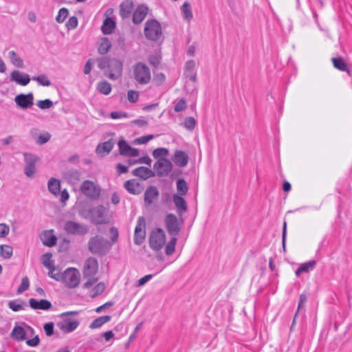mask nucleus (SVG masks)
<instances>
[{
	"label": "nucleus",
	"instance_id": "f257e3e1",
	"mask_svg": "<svg viewBox=\"0 0 352 352\" xmlns=\"http://www.w3.org/2000/svg\"><path fill=\"white\" fill-rule=\"evenodd\" d=\"M98 67L104 71V74L111 80L122 76L123 63L118 58L101 57L97 59Z\"/></svg>",
	"mask_w": 352,
	"mask_h": 352
},
{
	"label": "nucleus",
	"instance_id": "f03ea898",
	"mask_svg": "<svg viewBox=\"0 0 352 352\" xmlns=\"http://www.w3.org/2000/svg\"><path fill=\"white\" fill-rule=\"evenodd\" d=\"M111 232L113 234L111 243L104 238L98 235L91 237L88 243V248L90 252L96 254H105L118 239V231L112 228Z\"/></svg>",
	"mask_w": 352,
	"mask_h": 352
},
{
	"label": "nucleus",
	"instance_id": "7ed1b4c3",
	"mask_svg": "<svg viewBox=\"0 0 352 352\" xmlns=\"http://www.w3.org/2000/svg\"><path fill=\"white\" fill-rule=\"evenodd\" d=\"M133 78L137 84L146 85L151 80V72L149 67L142 62H138L133 66Z\"/></svg>",
	"mask_w": 352,
	"mask_h": 352
},
{
	"label": "nucleus",
	"instance_id": "20e7f679",
	"mask_svg": "<svg viewBox=\"0 0 352 352\" xmlns=\"http://www.w3.org/2000/svg\"><path fill=\"white\" fill-rule=\"evenodd\" d=\"M80 281V274L76 268L68 267L60 274V282L69 289L77 287Z\"/></svg>",
	"mask_w": 352,
	"mask_h": 352
},
{
	"label": "nucleus",
	"instance_id": "39448f33",
	"mask_svg": "<svg viewBox=\"0 0 352 352\" xmlns=\"http://www.w3.org/2000/svg\"><path fill=\"white\" fill-rule=\"evenodd\" d=\"M166 240V234L162 228L154 229L149 235V247L156 252H160L165 245Z\"/></svg>",
	"mask_w": 352,
	"mask_h": 352
},
{
	"label": "nucleus",
	"instance_id": "423d86ee",
	"mask_svg": "<svg viewBox=\"0 0 352 352\" xmlns=\"http://www.w3.org/2000/svg\"><path fill=\"white\" fill-rule=\"evenodd\" d=\"M80 189L85 196L93 199H97L101 192L97 182L91 180H85L80 185Z\"/></svg>",
	"mask_w": 352,
	"mask_h": 352
},
{
	"label": "nucleus",
	"instance_id": "0eeeda50",
	"mask_svg": "<svg viewBox=\"0 0 352 352\" xmlns=\"http://www.w3.org/2000/svg\"><path fill=\"white\" fill-rule=\"evenodd\" d=\"M144 34L146 37L149 40H158L162 36L160 23L154 19L147 21L145 23Z\"/></svg>",
	"mask_w": 352,
	"mask_h": 352
},
{
	"label": "nucleus",
	"instance_id": "6e6552de",
	"mask_svg": "<svg viewBox=\"0 0 352 352\" xmlns=\"http://www.w3.org/2000/svg\"><path fill=\"white\" fill-rule=\"evenodd\" d=\"M24 156V174L29 178L34 177L36 173V164L40 158L34 154L30 153H23Z\"/></svg>",
	"mask_w": 352,
	"mask_h": 352
},
{
	"label": "nucleus",
	"instance_id": "1a4fd4ad",
	"mask_svg": "<svg viewBox=\"0 0 352 352\" xmlns=\"http://www.w3.org/2000/svg\"><path fill=\"white\" fill-rule=\"evenodd\" d=\"M164 222L168 234L172 236L176 237V236L179 234L181 230L183 221L179 220L173 214H168L166 216Z\"/></svg>",
	"mask_w": 352,
	"mask_h": 352
},
{
	"label": "nucleus",
	"instance_id": "9d476101",
	"mask_svg": "<svg viewBox=\"0 0 352 352\" xmlns=\"http://www.w3.org/2000/svg\"><path fill=\"white\" fill-rule=\"evenodd\" d=\"M34 330L32 327L25 323H23L21 325H15L13 328L10 336L16 341L25 340L26 336H33Z\"/></svg>",
	"mask_w": 352,
	"mask_h": 352
},
{
	"label": "nucleus",
	"instance_id": "9b49d317",
	"mask_svg": "<svg viewBox=\"0 0 352 352\" xmlns=\"http://www.w3.org/2000/svg\"><path fill=\"white\" fill-rule=\"evenodd\" d=\"M64 229L67 234L72 235H85L89 231L86 225L73 221H67L65 223Z\"/></svg>",
	"mask_w": 352,
	"mask_h": 352
},
{
	"label": "nucleus",
	"instance_id": "f8f14e48",
	"mask_svg": "<svg viewBox=\"0 0 352 352\" xmlns=\"http://www.w3.org/2000/svg\"><path fill=\"white\" fill-rule=\"evenodd\" d=\"M107 208L102 205H98L89 211L90 219L95 224H102L106 221Z\"/></svg>",
	"mask_w": 352,
	"mask_h": 352
},
{
	"label": "nucleus",
	"instance_id": "ddd939ff",
	"mask_svg": "<svg viewBox=\"0 0 352 352\" xmlns=\"http://www.w3.org/2000/svg\"><path fill=\"white\" fill-rule=\"evenodd\" d=\"M173 164L170 160L166 158L159 159L153 165V169L156 174L160 176H166L171 172Z\"/></svg>",
	"mask_w": 352,
	"mask_h": 352
},
{
	"label": "nucleus",
	"instance_id": "4468645a",
	"mask_svg": "<svg viewBox=\"0 0 352 352\" xmlns=\"http://www.w3.org/2000/svg\"><path fill=\"white\" fill-rule=\"evenodd\" d=\"M98 263L96 258L89 257L84 263L82 274L84 278L93 277L98 272Z\"/></svg>",
	"mask_w": 352,
	"mask_h": 352
},
{
	"label": "nucleus",
	"instance_id": "2eb2a0df",
	"mask_svg": "<svg viewBox=\"0 0 352 352\" xmlns=\"http://www.w3.org/2000/svg\"><path fill=\"white\" fill-rule=\"evenodd\" d=\"M146 223L144 217L138 218L137 225L134 232V243L136 245H140L144 241L146 236Z\"/></svg>",
	"mask_w": 352,
	"mask_h": 352
},
{
	"label": "nucleus",
	"instance_id": "dca6fc26",
	"mask_svg": "<svg viewBox=\"0 0 352 352\" xmlns=\"http://www.w3.org/2000/svg\"><path fill=\"white\" fill-rule=\"evenodd\" d=\"M16 105L22 109H28L32 107L34 104V96L32 93L28 94H21L14 98Z\"/></svg>",
	"mask_w": 352,
	"mask_h": 352
},
{
	"label": "nucleus",
	"instance_id": "f3484780",
	"mask_svg": "<svg viewBox=\"0 0 352 352\" xmlns=\"http://www.w3.org/2000/svg\"><path fill=\"white\" fill-rule=\"evenodd\" d=\"M118 147L120 153L122 155L127 157H137L139 155L138 149L131 147L124 140H120L118 142Z\"/></svg>",
	"mask_w": 352,
	"mask_h": 352
},
{
	"label": "nucleus",
	"instance_id": "a211bd4d",
	"mask_svg": "<svg viewBox=\"0 0 352 352\" xmlns=\"http://www.w3.org/2000/svg\"><path fill=\"white\" fill-rule=\"evenodd\" d=\"M78 325L79 322L77 320H72L69 318H65L58 324L60 329L67 333L74 331L77 329Z\"/></svg>",
	"mask_w": 352,
	"mask_h": 352
},
{
	"label": "nucleus",
	"instance_id": "6ab92c4d",
	"mask_svg": "<svg viewBox=\"0 0 352 352\" xmlns=\"http://www.w3.org/2000/svg\"><path fill=\"white\" fill-rule=\"evenodd\" d=\"M10 79L11 81L22 86L27 85L30 81L28 74H23L18 70H14L11 72Z\"/></svg>",
	"mask_w": 352,
	"mask_h": 352
},
{
	"label": "nucleus",
	"instance_id": "aec40b11",
	"mask_svg": "<svg viewBox=\"0 0 352 352\" xmlns=\"http://www.w3.org/2000/svg\"><path fill=\"white\" fill-rule=\"evenodd\" d=\"M30 307L34 310H49L52 307V303L48 300L30 298L29 300Z\"/></svg>",
	"mask_w": 352,
	"mask_h": 352
},
{
	"label": "nucleus",
	"instance_id": "412c9836",
	"mask_svg": "<svg viewBox=\"0 0 352 352\" xmlns=\"http://www.w3.org/2000/svg\"><path fill=\"white\" fill-rule=\"evenodd\" d=\"M174 164L178 167H185L189 160L188 155L183 151L177 150L172 158Z\"/></svg>",
	"mask_w": 352,
	"mask_h": 352
},
{
	"label": "nucleus",
	"instance_id": "4be33fe9",
	"mask_svg": "<svg viewBox=\"0 0 352 352\" xmlns=\"http://www.w3.org/2000/svg\"><path fill=\"white\" fill-rule=\"evenodd\" d=\"M41 239L43 245L48 247L55 245L57 241V238L54 234V231L52 230L43 232L41 235Z\"/></svg>",
	"mask_w": 352,
	"mask_h": 352
},
{
	"label": "nucleus",
	"instance_id": "5701e85b",
	"mask_svg": "<svg viewBox=\"0 0 352 352\" xmlns=\"http://www.w3.org/2000/svg\"><path fill=\"white\" fill-rule=\"evenodd\" d=\"M148 11V8L147 6L144 5H140L135 9L133 16V21L134 23H141L144 18L146 17Z\"/></svg>",
	"mask_w": 352,
	"mask_h": 352
},
{
	"label": "nucleus",
	"instance_id": "b1692460",
	"mask_svg": "<svg viewBox=\"0 0 352 352\" xmlns=\"http://www.w3.org/2000/svg\"><path fill=\"white\" fill-rule=\"evenodd\" d=\"M132 174L135 176L138 177L143 180H146L148 178L153 177L155 176V173L153 172L152 170L147 167L144 166H140L138 168H135L132 171Z\"/></svg>",
	"mask_w": 352,
	"mask_h": 352
},
{
	"label": "nucleus",
	"instance_id": "393cba45",
	"mask_svg": "<svg viewBox=\"0 0 352 352\" xmlns=\"http://www.w3.org/2000/svg\"><path fill=\"white\" fill-rule=\"evenodd\" d=\"M81 177V174L78 170L71 169L63 173V179L71 184H77Z\"/></svg>",
	"mask_w": 352,
	"mask_h": 352
},
{
	"label": "nucleus",
	"instance_id": "a878e982",
	"mask_svg": "<svg viewBox=\"0 0 352 352\" xmlns=\"http://www.w3.org/2000/svg\"><path fill=\"white\" fill-rule=\"evenodd\" d=\"M159 196V191L153 186L148 187L144 192V201L146 205L151 204Z\"/></svg>",
	"mask_w": 352,
	"mask_h": 352
},
{
	"label": "nucleus",
	"instance_id": "bb28decb",
	"mask_svg": "<svg viewBox=\"0 0 352 352\" xmlns=\"http://www.w3.org/2000/svg\"><path fill=\"white\" fill-rule=\"evenodd\" d=\"M195 61L193 60L187 61L185 65V76L192 82L197 80V74L195 71Z\"/></svg>",
	"mask_w": 352,
	"mask_h": 352
},
{
	"label": "nucleus",
	"instance_id": "cd10ccee",
	"mask_svg": "<svg viewBox=\"0 0 352 352\" xmlns=\"http://www.w3.org/2000/svg\"><path fill=\"white\" fill-rule=\"evenodd\" d=\"M178 194L173 195V201L177 208V212L180 214L185 212L187 210V204L184 198Z\"/></svg>",
	"mask_w": 352,
	"mask_h": 352
},
{
	"label": "nucleus",
	"instance_id": "c85d7f7f",
	"mask_svg": "<svg viewBox=\"0 0 352 352\" xmlns=\"http://www.w3.org/2000/svg\"><path fill=\"white\" fill-rule=\"evenodd\" d=\"M124 187L129 193L133 195H138L142 190L141 185L135 179L126 181L124 183Z\"/></svg>",
	"mask_w": 352,
	"mask_h": 352
},
{
	"label": "nucleus",
	"instance_id": "c756f323",
	"mask_svg": "<svg viewBox=\"0 0 352 352\" xmlns=\"http://www.w3.org/2000/svg\"><path fill=\"white\" fill-rule=\"evenodd\" d=\"M133 10L131 0H125L120 4V14L122 18H128Z\"/></svg>",
	"mask_w": 352,
	"mask_h": 352
},
{
	"label": "nucleus",
	"instance_id": "7c9ffc66",
	"mask_svg": "<svg viewBox=\"0 0 352 352\" xmlns=\"http://www.w3.org/2000/svg\"><path fill=\"white\" fill-rule=\"evenodd\" d=\"M47 187L49 191L54 195H58L60 190V182L58 179L52 177L48 181Z\"/></svg>",
	"mask_w": 352,
	"mask_h": 352
},
{
	"label": "nucleus",
	"instance_id": "2f4dec72",
	"mask_svg": "<svg viewBox=\"0 0 352 352\" xmlns=\"http://www.w3.org/2000/svg\"><path fill=\"white\" fill-rule=\"evenodd\" d=\"M111 47V41L106 37L101 38L99 41L98 48V53L103 55L107 54Z\"/></svg>",
	"mask_w": 352,
	"mask_h": 352
},
{
	"label": "nucleus",
	"instance_id": "473e14b6",
	"mask_svg": "<svg viewBox=\"0 0 352 352\" xmlns=\"http://www.w3.org/2000/svg\"><path fill=\"white\" fill-rule=\"evenodd\" d=\"M115 26L116 23L114 22V21L111 18L107 17L104 19L101 30L103 34H109L112 33L115 28Z\"/></svg>",
	"mask_w": 352,
	"mask_h": 352
},
{
	"label": "nucleus",
	"instance_id": "72a5a7b5",
	"mask_svg": "<svg viewBox=\"0 0 352 352\" xmlns=\"http://www.w3.org/2000/svg\"><path fill=\"white\" fill-rule=\"evenodd\" d=\"M111 319L110 316H103L96 318L89 325L91 329L101 327L104 324L109 322Z\"/></svg>",
	"mask_w": 352,
	"mask_h": 352
},
{
	"label": "nucleus",
	"instance_id": "f704fd0d",
	"mask_svg": "<svg viewBox=\"0 0 352 352\" xmlns=\"http://www.w3.org/2000/svg\"><path fill=\"white\" fill-rule=\"evenodd\" d=\"M113 146L111 142H104L97 146L96 151L98 154L104 155L108 154L112 150Z\"/></svg>",
	"mask_w": 352,
	"mask_h": 352
},
{
	"label": "nucleus",
	"instance_id": "c9c22d12",
	"mask_svg": "<svg viewBox=\"0 0 352 352\" xmlns=\"http://www.w3.org/2000/svg\"><path fill=\"white\" fill-rule=\"evenodd\" d=\"M181 11L184 19L190 22L193 17L190 3L187 1L184 2L181 7Z\"/></svg>",
	"mask_w": 352,
	"mask_h": 352
},
{
	"label": "nucleus",
	"instance_id": "e433bc0d",
	"mask_svg": "<svg viewBox=\"0 0 352 352\" xmlns=\"http://www.w3.org/2000/svg\"><path fill=\"white\" fill-rule=\"evenodd\" d=\"M27 305L21 300L17 299L8 302V307L14 311H19L25 309Z\"/></svg>",
	"mask_w": 352,
	"mask_h": 352
},
{
	"label": "nucleus",
	"instance_id": "4c0bfd02",
	"mask_svg": "<svg viewBox=\"0 0 352 352\" xmlns=\"http://www.w3.org/2000/svg\"><path fill=\"white\" fill-rule=\"evenodd\" d=\"M8 57L12 65L18 68L23 67V60L16 54L14 51L8 53Z\"/></svg>",
	"mask_w": 352,
	"mask_h": 352
},
{
	"label": "nucleus",
	"instance_id": "58836bf2",
	"mask_svg": "<svg viewBox=\"0 0 352 352\" xmlns=\"http://www.w3.org/2000/svg\"><path fill=\"white\" fill-rule=\"evenodd\" d=\"M105 284L102 282L98 283L89 292V295L91 298H95L98 295H100L105 289Z\"/></svg>",
	"mask_w": 352,
	"mask_h": 352
},
{
	"label": "nucleus",
	"instance_id": "ea45409f",
	"mask_svg": "<svg viewBox=\"0 0 352 352\" xmlns=\"http://www.w3.org/2000/svg\"><path fill=\"white\" fill-rule=\"evenodd\" d=\"M97 89L104 95H109L111 90V85L106 80L99 82L97 85Z\"/></svg>",
	"mask_w": 352,
	"mask_h": 352
},
{
	"label": "nucleus",
	"instance_id": "a19ab883",
	"mask_svg": "<svg viewBox=\"0 0 352 352\" xmlns=\"http://www.w3.org/2000/svg\"><path fill=\"white\" fill-rule=\"evenodd\" d=\"M178 195H185L188 192V186L186 182L183 179H179L176 183Z\"/></svg>",
	"mask_w": 352,
	"mask_h": 352
},
{
	"label": "nucleus",
	"instance_id": "79ce46f5",
	"mask_svg": "<svg viewBox=\"0 0 352 352\" xmlns=\"http://www.w3.org/2000/svg\"><path fill=\"white\" fill-rule=\"evenodd\" d=\"M331 60L334 67L342 72L347 71L349 73L347 65L342 58H332Z\"/></svg>",
	"mask_w": 352,
	"mask_h": 352
},
{
	"label": "nucleus",
	"instance_id": "37998d69",
	"mask_svg": "<svg viewBox=\"0 0 352 352\" xmlns=\"http://www.w3.org/2000/svg\"><path fill=\"white\" fill-rule=\"evenodd\" d=\"M177 241V239L176 237L172 236L169 241L166 244L165 253L167 256H170L175 252Z\"/></svg>",
	"mask_w": 352,
	"mask_h": 352
},
{
	"label": "nucleus",
	"instance_id": "c03bdc74",
	"mask_svg": "<svg viewBox=\"0 0 352 352\" xmlns=\"http://www.w3.org/2000/svg\"><path fill=\"white\" fill-rule=\"evenodd\" d=\"M0 254L5 258H10L12 255V248L8 245H1Z\"/></svg>",
	"mask_w": 352,
	"mask_h": 352
},
{
	"label": "nucleus",
	"instance_id": "a18cd8bd",
	"mask_svg": "<svg viewBox=\"0 0 352 352\" xmlns=\"http://www.w3.org/2000/svg\"><path fill=\"white\" fill-rule=\"evenodd\" d=\"M32 79V80L36 81L40 85L42 86H50L51 85L50 80L45 74H41L38 76H33Z\"/></svg>",
	"mask_w": 352,
	"mask_h": 352
},
{
	"label": "nucleus",
	"instance_id": "49530a36",
	"mask_svg": "<svg viewBox=\"0 0 352 352\" xmlns=\"http://www.w3.org/2000/svg\"><path fill=\"white\" fill-rule=\"evenodd\" d=\"M52 254L47 253L43 255L42 256V263L43 265L49 270L53 268L54 263L51 260Z\"/></svg>",
	"mask_w": 352,
	"mask_h": 352
},
{
	"label": "nucleus",
	"instance_id": "de8ad7c7",
	"mask_svg": "<svg viewBox=\"0 0 352 352\" xmlns=\"http://www.w3.org/2000/svg\"><path fill=\"white\" fill-rule=\"evenodd\" d=\"M168 154V150L166 148H158L153 151V156L155 159L163 158Z\"/></svg>",
	"mask_w": 352,
	"mask_h": 352
},
{
	"label": "nucleus",
	"instance_id": "09e8293b",
	"mask_svg": "<svg viewBox=\"0 0 352 352\" xmlns=\"http://www.w3.org/2000/svg\"><path fill=\"white\" fill-rule=\"evenodd\" d=\"M68 14L69 11L67 8H63L60 9L58 11V14L56 17V21L59 23H63L68 16Z\"/></svg>",
	"mask_w": 352,
	"mask_h": 352
},
{
	"label": "nucleus",
	"instance_id": "8fccbe9b",
	"mask_svg": "<svg viewBox=\"0 0 352 352\" xmlns=\"http://www.w3.org/2000/svg\"><path fill=\"white\" fill-rule=\"evenodd\" d=\"M29 286H30V281H29L28 278L27 276L23 277L21 280V285H19V287L17 289V293L21 294V293L24 292L29 288Z\"/></svg>",
	"mask_w": 352,
	"mask_h": 352
},
{
	"label": "nucleus",
	"instance_id": "3c124183",
	"mask_svg": "<svg viewBox=\"0 0 352 352\" xmlns=\"http://www.w3.org/2000/svg\"><path fill=\"white\" fill-rule=\"evenodd\" d=\"M36 105L41 109H47L53 106V102L50 99L38 100Z\"/></svg>",
	"mask_w": 352,
	"mask_h": 352
},
{
	"label": "nucleus",
	"instance_id": "603ef678",
	"mask_svg": "<svg viewBox=\"0 0 352 352\" xmlns=\"http://www.w3.org/2000/svg\"><path fill=\"white\" fill-rule=\"evenodd\" d=\"M196 125V121L192 117H187L184 122V126L188 130L194 129Z\"/></svg>",
	"mask_w": 352,
	"mask_h": 352
},
{
	"label": "nucleus",
	"instance_id": "864d4df0",
	"mask_svg": "<svg viewBox=\"0 0 352 352\" xmlns=\"http://www.w3.org/2000/svg\"><path fill=\"white\" fill-rule=\"evenodd\" d=\"M166 80V76L163 73H157L154 76L153 82L156 86L162 85Z\"/></svg>",
	"mask_w": 352,
	"mask_h": 352
},
{
	"label": "nucleus",
	"instance_id": "5fc2aeb1",
	"mask_svg": "<svg viewBox=\"0 0 352 352\" xmlns=\"http://www.w3.org/2000/svg\"><path fill=\"white\" fill-rule=\"evenodd\" d=\"M51 138V135L49 133L45 132L43 133L38 137L36 140V143L39 145H43L45 143H47Z\"/></svg>",
	"mask_w": 352,
	"mask_h": 352
},
{
	"label": "nucleus",
	"instance_id": "6e6d98bb",
	"mask_svg": "<svg viewBox=\"0 0 352 352\" xmlns=\"http://www.w3.org/2000/svg\"><path fill=\"white\" fill-rule=\"evenodd\" d=\"M139 92L134 90H129L127 92V99L131 103H135L138 100Z\"/></svg>",
	"mask_w": 352,
	"mask_h": 352
},
{
	"label": "nucleus",
	"instance_id": "4d7b16f0",
	"mask_svg": "<svg viewBox=\"0 0 352 352\" xmlns=\"http://www.w3.org/2000/svg\"><path fill=\"white\" fill-rule=\"evenodd\" d=\"M187 105L186 102L184 98L179 100L175 102L174 109L176 112H180L186 109Z\"/></svg>",
	"mask_w": 352,
	"mask_h": 352
},
{
	"label": "nucleus",
	"instance_id": "13d9d810",
	"mask_svg": "<svg viewBox=\"0 0 352 352\" xmlns=\"http://www.w3.org/2000/svg\"><path fill=\"white\" fill-rule=\"evenodd\" d=\"M154 135H147L144 136L140 137L138 138H136L134 140V144H143L147 143L148 141L153 139Z\"/></svg>",
	"mask_w": 352,
	"mask_h": 352
},
{
	"label": "nucleus",
	"instance_id": "bf43d9fd",
	"mask_svg": "<svg viewBox=\"0 0 352 352\" xmlns=\"http://www.w3.org/2000/svg\"><path fill=\"white\" fill-rule=\"evenodd\" d=\"M153 276H154L153 274H147V275L143 276L142 278H140L138 280L136 285L138 287L143 286L146 283H148L150 280H151V278L153 277Z\"/></svg>",
	"mask_w": 352,
	"mask_h": 352
},
{
	"label": "nucleus",
	"instance_id": "052dcab7",
	"mask_svg": "<svg viewBox=\"0 0 352 352\" xmlns=\"http://www.w3.org/2000/svg\"><path fill=\"white\" fill-rule=\"evenodd\" d=\"M78 25V19L76 16L69 17V20L66 23V26L68 29H74Z\"/></svg>",
	"mask_w": 352,
	"mask_h": 352
},
{
	"label": "nucleus",
	"instance_id": "680f3d73",
	"mask_svg": "<svg viewBox=\"0 0 352 352\" xmlns=\"http://www.w3.org/2000/svg\"><path fill=\"white\" fill-rule=\"evenodd\" d=\"M306 302H307V296H306V294H302L300 295V301L298 303V311L296 314V317L298 316V314H299L300 309L305 307Z\"/></svg>",
	"mask_w": 352,
	"mask_h": 352
},
{
	"label": "nucleus",
	"instance_id": "e2e57ef3",
	"mask_svg": "<svg viewBox=\"0 0 352 352\" xmlns=\"http://www.w3.org/2000/svg\"><path fill=\"white\" fill-rule=\"evenodd\" d=\"M26 344L31 347L37 346L40 344V339L38 335L34 336L32 339L26 340Z\"/></svg>",
	"mask_w": 352,
	"mask_h": 352
},
{
	"label": "nucleus",
	"instance_id": "0e129e2a",
	"mask_svg": "<svg viewBox=\"0 0 352 352\" xmlns=\"http://www.w3.org/2000/svg\"><path fill=\"white\" fill-rule=\"evenodd\" d=\"M87 280L83 284L82 287L86 289H89L94 283L98 280V278L93 277L87 278Z\"/></svg>",
	"mask_w": 352,
	"mask_h": 352
},
{
	"label": "nucleus",
	"instance_id": "69168bd1",
	"mask_svg": "<svg viewBox=\"0 0 352 352\" xmlns=\"http://www.w3.org/2000/svg\"><path fill=\"white\" fill-rule=\"evenodd\" d=\"M10 232V228L5 223H0V238L6 237Z\"/></svg>",
	"mask_w": 352,
	"mask_h": 352
},
{
	"label": "nucleus",
	"instance_id": "338daca9",
	"mask_svg": "<svg viewBox=\"0 0 352 352\" xmlns=\"http://www.w3.org/2000/svg\"><path fill=\"white\" fill-rule=\"evenodd\" d=\"M308 272V262L302 263L295 272L296 276H299L302 273Z\"/></svg>",
	"mask_w": 352,
	"mask_h": 352
},
{
	"label": "nucleus",
	"instance_id": "774afa93",
	"mask_svg": "<svg viewBox=\"0 0 352 352\" xmlns=\"http://www.w3.org/2000/svg\"><path fill=\"white\" fill-rule=\"evenodd\" d=\"M43 329L45 330V332L47 336H51L54 333V324L53 322H48L46 323Z\"/></svg>",
	"mask_w": 352,
	"mask_h": 352
}]
</instances>
